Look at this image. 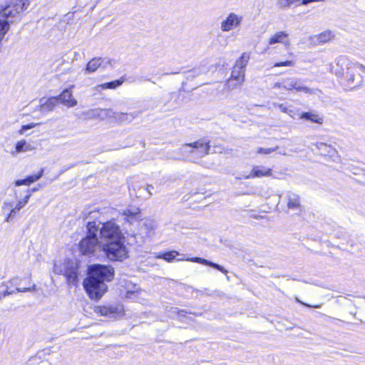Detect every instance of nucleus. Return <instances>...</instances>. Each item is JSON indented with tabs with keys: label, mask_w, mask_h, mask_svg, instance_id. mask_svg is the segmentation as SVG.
Wrapping results in <instances>:
<instances>
[{
	"label": "nucleus",
	"mask_w": 365,
	"mask_h": 365,
	"mask_svg": "<svg viewBox=\"0 0 365 365\" xmlns=\"http://www.w3.org/2000/svg\"><path fill=\"white\" fill-rule=\"evenodd\" d=\"M324 1V0H302L301 2L302 5H307L312 2Z\"/></svg>",
	"instance_id": "nucleus-44"
},
{
	"label": "nucleus",
	"mask_w": 365,
	"mask_h": 365,
	"mask_svg": "<svg viewBox=\"0 0 365 365\" xmlns=\"http://www.w3.org/2000/svg\"><path fill=\"white\" fill-rule=\"evenodd\" d=\"M125 81V76H122L120 79L115 80L110 82L102 83L98 86L101 89H115L121 86Z\"/></svg>",
	"instance_id": "nucleus-32"
},
{
	"label": "nucleus",
	"mask_w": 365,
	"mask_h": 365,
	"mask_svg": "<svg viewBox=\"0 0 365 365\" xmlns=\"http://www.w3.org/2000/svg\"><path fill=\"white\" fill-rule=\"evenodd\" d=\"M113 275H88L83 280V287L91 299H99L107 292L105 281H110Z\"/></svg>",
	"instance_id": "nucleus-3"
},
{
	"label": "nucleus",
	"mask_w": 365,
	"mask_h": 365,
	"mask_svg": "<svg viewBox=\"0 0 365 365\" xmlns=\"http://www.w3.org/2000/svg\"><path fill=\"white\" fill-rule=\"evenodd\" d=\"M301 119H304L306 120L311 121L312 123H316L318 124L323 123V118L319 116L317 114H314L311 112H303L301 113L300 117Z\"/></svg>",
	"instance_id": "nucleus-31"
},
{
	"label": "nucleus",
	"mask_w": 365,
	"mask_h": 365,
	"mask_svg": "<svg viewBox=\"0 0 365 365\" xmlns=\"http://www.w3.org/2000/svg\"><path fill=\"white\" fill-rule=\"evenodd\" d=\"M334 37L331 31H325L318 35L314 36L312 38L314 42L325 43L329 41Z\"/></svg>",
	"instance_id": "nucleus-30"
},
{
	"label": "nucleus",
	"mask_w": 365,
	"mask_h": 365,
	"mask_svg": "<svg viewBox=\"0 0 365 365\" xmlns=\"http://www.w3.org/2000/svg\"><path fill=\"white\" fill-rule=\"evenodd\" d=\"M123 215L125 216V220L130 224L138 222L140 217V212L139 208H128L123 211Z\"/></svg>",
	"instance_id": "nucleus-21"
},
{
	"label": "nucleus",
	"mask_w": 365,
	"mask_h": 365,
	"mask_svg": "<svg viewBox=\"0 0 365 365\" xmlns=\"http://www.w3.org/2000/svg\"><path fill=\"white\" fill-rule=\"evenodd\" d=\"M279 153L281 154V155H286V153L284 152H283V151H281Z\"/></svg>",
	"instance_id": "nucleus-52"
},
{
	"label": "nucleus",
	"mask_w": 365,
	"mask_h": 365,
	"mask_svg": "<svg viewBox=\"0 0 365 365\" xmlns=\"http://www.w3.org/2000/svg\"><path fill=\"white\" fill-rule=\"evenodd\" d=\"M282 85H283V81L282 83H276L274 84V87L276 88H282Z\"/></svg>",
	"instance_id": "nucleus-48"
},
{
	"label": "nucleus",
	"mask_w": 365,
	"mask_h": 365,
	"mask_svg": "<svg viewBox=\"0 0 365 365\" xmlns=\"http://www.w3.org/2000/svg\"><path fill=\"white\" fill-rule=\"evenodd\" d=\"M296 301H297V302H299V303H301L302 304H304V306H306V307H314V308H319V307H321V305H320V304H317V305H309V304H305V303H304V302H301V301H300L299 299H296Z\"/></svg>",
	"instance_id": "nucleus-43"
},
{
	"label": "nucleus",
	"mask_w": 365,
	"mask_h": 365,
	"mask_svg": "<svg viewBox=\"0 0 365 365\" xmlns=\"http://www.w3.org/2000/svg\"><path fill=\"white\" fill-rule=\"evenodd\" d=\"M272 175V169L264 166H254L251 173L248 175L245 176V179H250L253 178H261L270 176Z\"/></svg>",
	"instance_id": "nucleus-19"
},
{
	"label": "nucleus",
	"mask_w": 365,
	"mask_h": 365,
	"mask_svg": "<svg viewBox=\"0 0 365 365\" xmlns=\"http://www.w3.org/2000/svg\"><path fill=\"white\" fill-rule=\"evenodd\" d=\"M364 71H365V69Z\"/></svg>",
	"instance_id": "nucleus-55"
},
{
	"label": "nucleus",
	"mask_w": 365,
	"mask_h": 365,
	"mask_svg": "<svg viewBox=\"0 0 365 365\" xmlns=\"http://www.w3.org/2000/svg\"><path fill=\"white\" fill-rule=\"evenodd\" d=\"M287 38L288 34L284 31L277 32L269 38V44L272 45L277 43H281L284 44L286 46H288L290 43Z\"/></svg>",
	"instance_id": "nucleus-24"
},
{
	"label": "nucleus",
	"mask_w": 365,
	"mask_h": 365,
	"mask_svg": "<svg viewBox=\"0 0 365 365\" xmlns=\"http://www.w3.org/2000/svg\"><path fill=\"white\" fill-rule=\"evenodd\" d=\"M35 127V124L34 123H29V124H27V125H24L21 126V128L19 130V133L23 135L26 133V130H29V129H31Z\"/></svg>",
	"instance_id": "nucleus-40"
},
{
	"label": "nucleus",
	"mask_w": 365,
	"mask_h": 365,
	"mask_svg": "<svg viewBox=\"0 0 365 365\" xmlns=\"http://www.w3.org/2000/svg\"><path fill=\"white\" fill-rule=\"evenodd\" d=\"M100 240L102 250L110 260L123 261L127 258L128 251L124 245V236L114 220L102 224Z\"/></svg>",
	"instance_id": "nucleus-1"
},
{
	"label": "nucleus",
	"mask_w": 365,
	"mask_h": 365,
	"mask_svg": "<svg viewBox=\"0 0 365 365\" xmlns=\"http://www.w3.org/2000/svg\"><path fill=\"white\" fill-rule=\"evenodd\" d=\"M98 68H101V61L99 57H95L88 62L84 69V72L86 74L93 73L96 72Z\"/></svg>",
	"instance_id": "nucleus-27"
},
{
	"label": "nucleus",
	"mask_w": 365,
	"mask_h": 365,
	"mask_svg": "<svg viewBox=\"0 0 365 365\" xmlns=\"http://www.w3.org/2000/svg\"><path fill=\"white\" fill-rule=\"evenodd\" d=\"M314 145L322 155L333 157L336 153V150L330 145H327L322 142L316 143Z\"/></svg>",
	"instance_id": "nucleus-25"
},
{
	"label": "nucleus",
	"mask_w": 365,
	"mask_h": 365,
	"mask_svg": "<svg viewBox=\"0 0 365 365\" xmlns=\"http://www.w3.org/2000/svg\"><path fill=\"white\" fill-rule=\"evenodd\" d=\"M92 213H93L92 212H88L85 213V215H87V214L91 215Z\"/></svg>",
	"instance_id": "nucleus-54"
},
{
	"label": "nucleus",
	"mask_w": 365,
	"mask_h": 365,
	"mask_svg": "<svg viewBox=\"0 0 365 365\" xmlns=\"http://www.w3.org/2000/svg\"><path fill=\"white\" fill-rule=\"evenodd\" d=\"M170 312L171 315L176 314L179 317L185 316L184 314L186 313L184 310H178L177 308H172Z\"/></svg>",
	"instance_id": "nucleus-42"
},
{
	"label": "nucleus",
	"mask_w": 365,
	"mask_h": 365,
	"mask_svg": "<svg viewBox=\"0 0 365 365\" xmlns=\"http://www.w3.org/2000/svg\"><path fill=\"white\" fill-rule=\"evenodd\" d=\"M294 66V62L292 61H285L276 63L274 66L280 67V66Z\"/></svg>",
	"instance_id": "nucleus-41"
},
{
	"label": "nucleus",
	"mask_w": 365,
	"mask_h": 365,
	"mask_svg": "<svg viewBox=\"0 0 365 365\" xmlns=\"http://www.w3.org/2000/svg\"><path fill=\"white\" fill-rule=\"evenodd\" d=\"M94 313L110 319H115L122 317L125 314L124 307L122 304H108L94 307Z\"/></svg>",
	"instance_id": "nucleus-6"
},
{
	"label": "nucleus",
	"mask_w": 365,
	"mask_h": 365,
	"mask_svg": "<svg viewBox=\"0 0 365 365\" xmlns=\"http://www.w3.org/2000/svg\"><path fill=\"white\" fill-rule=\"evenodd\" d=\"M12 293V291H10L9 292L8 290L6 292H4V293H1L0 292V299L2 298V297H6V295H9L10 294Z\"/></svg>",
	"instance_id": "nucleus-46"
},
{
	"label": "nucleus",
	"mask_w": 365,
	"mask_h": 365,
	"mask_svg": "<svg viewBox=\"0 0 365 365\" xmlns=\"http://www.w3.org/2000/svg\"><path fill=\"white\" fill-rule=\"evenodd\" d=\"M74 86H72L69 88H65L60 95L56 96L58 98V102L61 101L62 104L64 106L71 108L77 105V101L73 98L71 88Z\"/></svg>",
	"instance_id": "nucleus-15"
},
{
	"label": "nucleus",
	"mask_w": 365,
	"mask_h": 365,
	"mask_svg": "<svg viewBox=\"0 0 365 365\" xmlns=\"http://www.w3.org/2000/svg\"><path fill=\"white\" fill-rule=\"evenodd\" d=\"M110 113H113L112 109L93 108L83 112L81 115V118L83 120H92L96 118L104 120L108 118V115H110Z\"/></svg>",
	"instance_id": "nucleus-10"
},
{
	"label": "nucleus",
	"mask_w": 365,
	"mask_h": 365,
	"mask_svg": "<svg viewBox=\"0 0 365 365\" xmlns=\"http://www.w3.org/2000/svg\"><path fill=\"white\" fill-rule=\"evenodd\" d=\"M178 255H179V253L177 251L173 250V251H170V252H164L160 255H158L157 256V257L163 259L167 262H171Z\"/></svg>",
	"instance_id": "nucleus-35"
},
{
	"label": "nucleus",
	"mask_w": 365,
	"mask_h": 365,
	"mask_svg": "<svg viewBox=\"0 0 365 365\" xmlns=\"http://www.w3.org/2000/svg\"><path fill=\"white\" fill-rule=\"evenodd\" d=\"M34 149L35 148L31 144L28 143L25 140H21L16 143L15 146V151L12 152L11 154L14 155L15 153L31 151Z\"/></svg>",
	"instance_id": "nucleus-28"
},
{
	"label": "nucleus",
	"mask_w": 365,
	"mask_h": 365,
	"mask_svg": "<svg viewBox=\"0 0 365 365\" xmlns=\"http://www.w3.org/2000/svg\"><path fill=\"white\" fill-rule=\"evenodd\" d=\"M249 59L250 54L247 53H243L240 58L236 61L235 66L245 70V67L247 65Z\"/></svg>",
	"instance_id": "nucleus-33"
},
{
	"label": "nucleus",
	"mask_w": 365,
	"mask_h": 365,
	"mask_svg": "<svg viewBox=\"0 0 365 365\" xmlns=\"http://www.w3.org/2000/svg\"><path fill=\"white\" fill-rule=\"evenodd\" d=\"M120 287H123V289H120V295L123 296L124 294L125 298L133 299L138 302H141V299H143L141 295H145V292L141 289H133L131 287H135V285L128 282H125L124 284H121Z\"/></svg>",
	"instance_id": "nucleus-11"
},
{
	"label": "nucleus",
	"mask_w": 365,
	"mask_h": 365,
	"mask_svg": "<svg viewBox=\"0 0 365 365\" xmlns=\"http://www.w3.org/2000/svg\"><path fill=\"white\" fill-rule=\"evenodd\" d=\"M31 196V193H29L23 199L18 202L16 205L10 211L9 214L6 218V222H10L14 218L16 212L19 211L22 207H24L29 202Z\"/></svg>",
	"instance_id": "nucleus-23"
},
{
	"label": "nucleus",
	"mask_w": 365,
	"mask_h": 365,
	"mask_svg": "<svg viewBox=\"0 0 365 365\" xmlns=\"http://www.w3.org/2000/svg\"><path fill=\"white\" fill-rule=\"evenodd\" d=\"M25 279L27 281V287H20V285H16V289L19 292H24L27 291H31L35 289V284L31 283L29 281V277H26Z\"/></svg>",
	"instance_id": "nucleus-36"
},
{
	"label": "nucleus",
	"mask_w": 365,
	"mask_h": 365,
	"mask_svg": "<svg viewBox=\"0 0 365 365\" xmlns=\"http://www.w3.org/2000/svg\"><path fill=\"white\" fill-rule=\"evenodd\" d=\"M58 103V98L56 97H51L49 98H43L40 100L39 110L42 113L51 112L54 109Z\"/></svg>",
	"instance_id": "nucleus-18"
},
{
	"label": "nucleus",
	"mask_w": 365,
	"mask_h": 365,
	"mask_svg": "<svg viewBox=\"0 0 365 365\" xmlns=\"http://www.w3.org/2000/svg\"><path fill=\"white\" fill-rule=\"evenodd\" d=\"M177 73H179V71L165 73V75H171V74H177Z\"/></svg>",
	"instance_id": "nucleus-50"
},
{
	"label": "nucleus",
	"mask_w": 365,
	"mask_h": 365,
	"mask_svg": "<svg viewBox=\"0 0 365 365\" xmlns=\"http://www.w3.org/2000/svg\"><path fill=\"white\" fill-rule=\"evenodd\" d=\"M55 274H78L77 263L73 259H66L64 260L63 267L58 268L57 264H54Z\"/></svg>",
	"instance_id": "nucleus-14"
},
{
	"label": "nucleus",
	"mask_w": 365,
	"mask_h": 365,
	"mask_svg": "<svg viewBox=\"0 0 365 365\" xmlns=\"http://www.w3.org/2000/svg\"><path fill=\"white\" fill-rule=\"evenodd\" d=\"M277 196H278V203H279L282 195H281V194H279Z\"/></svg>",
	"instance_id": "nucleus-51"
},
{
	"label": "nucleus",
	"mask_w": 365,
	"mask_h": 365,
	"mask_svg": "<svg viewBox=\"0 0 365 365\" xmlns=\"http://www.w3.org/2000/svg\"><path fill=\"white\" fill-rule=\"evenodd\" d=\"M102 224H103V223L99 222V224H98V225H96V226L98 227V230H100V229H99V227H98V226H100V225H102Z\"/></svg>",
	"instance_id": "nucleus-53"
},
{
	"label": "nucleus",
	"mask_w": 365,
	"mask_h": 365,
	"mask_svg": "<svg viewBox=\"0 0 365 365\" xmlns=\"http://www.w3.org/2000/svg\"><path fill=\"white\" fill-rule=\"evenodd\" d=\"M38 190V187H34V188H32L31 190H27V192H28V194H29V193H31V192H34L37 191Z\"/></svg>",
	"instance_id": "nucleus-49"
},
{
	"label": "nucleus",
	"mask_w": 365,
	"mask_h": 365,
	"mask_svg": "<svg viewBox=\"0 0 365 365\" xmlns=\"http://www.w3.org/2000/svg\"><path fill=\"white\" fill-rule=\"evenodd\" d=\"M285 197L287 200V207L289 209L295 210L300 207V197L298 194L292 191H287Z\"/></svg>",
	"instance_id": "nucleus-20"
},
{
	"label": "nucleus",
	"mask_w": 365,
	"mask_h": 365,
	"mask_svg": "<svg viewBox=\"0 0 365 365\" xmlns=\"http://www.w3.org/2000/svg\"><path fill=\"white\" fill-rule=\"evenodd\" d=\"M296 86V80L294 78H288L283 81L282 88L287 90L294 89Z\"/></svg>",
	"instance_id": "nucleus-37"
},
{
	"label": "nucleus",
	"mask_w": 365,
	"mask_h": 365,
	"mask_svg": "<svg viewBox=\"0 0 365 365\" xmlns=\"http://www.w3.org/2000/svg\"><path fill=\"white\" fill-rule=\"evenodd\" d=\"M154 187L153 185H148L147 187H146V190L148 192L149 195H151L152 193L150 192L151 190H153Z\"/></svg>",
	"instance_id": "nucleus-47"
},
{
	"label": "nucleus",
	"mask_w": 365,
	"mask_h": 365,
	"mask_svg": "<svg viewBox=\"0 0 365 365\" xmlns=\"http://www.w3.org/2000/svg\"><path fill=\"white\" fill-rule=\"evenodd\" d=\"M86 274H114V269L110 266L94 264L88 267Z\"/></svg>",
	"instance_id": "nucleus-17"
},
{
	"label": "nucleus",
	"mask_w": 365,
	"mask_h": 365,
	"mask_svg": "<svg viewBox=\"0 0 365 365\" xmlns=\"http://www.w3.org/2000/svg\"><path fill=\"white\" fill-rule=\"evenodd\" d=\"M277 106L282 112L285 113L288 112V108L284 104H279Z\"/></svg>",
	"instance_id": "nucleus-45"
},
{
	"label": "nucleus",
	"mask_w": 365,
	"mask_h": 365,
	"mask_svg": "<svg viewBox=\"0 0 365 365\" xmlns=\"http://www.w3.org/2000/svg\"><path fill=\"white\" fill-rule=\"evenodd\" d=\"M156 227V223L151 219H143L139 222L138 233L143 237H150Z\"/></svg>",
	"instance_id": "nucleus-13"
},
{
	"label": "nucleus",
	"mask_w": 365,
	"mask_h": 365,
	"mask_svg": "<svg viewBox=\"0 0 365 365\" xmlns=\"http://www.w3.org/2000/svg\"><path fill=\"white\" fill-rule=\"evenodd\" d=\"M87 235L79 242V250L83 255L93 254L97 250L101 248V240L97 237L98 227L94 221L87 224Z\"/></svg>",
	"instance_id": "nucleus-5"
},
{
	"label": "nucleus",
	"mask_w": 365,
	"mask_h": 365,
	"mask_svg": "<svg viewBox=\"0 0 365 365\" xmlns=\"http://www.w3.org/2000/svg\"><path fill=\"white\" fill-rule=\"evenodd\" d=\"M243 17L235 13L231 12L221 22L220 29L224 32H228L237 29L242 23Z\"/></svg>",
	"instance_id": "nucleus-8"
},
{
	"label": "nucleus",
	"mask_w": 365,
	"mask_h": 365,
	"mask_svg": "<svg viewBox=\"0 0 365 365\" xmlns=\"http://www.w3.org/2000/svg\"><path fill=\"white\" fill-rule=\"evenodd\" d=\"M279 148L278 146H276L274 148H259L257 153L259 154H269L274 151H276Z\"/></svg>",
	"instance_id": "nucleus-39"
},
{
	"label": "nucleus",
	"mask_w": 365,
	"mask_h": 365,
	"mask_svg": "<svg viewBox=\"0 0 365 365\" xmlns=\"http://www.w3.org/2000/svg\"><path fill=\"white\" fill-rule=\"evenodd\" d=\"M192 148H194L196 163L198 160L209 154L210 149V141L205 138H201L192 143Z\"/></svg>",
	"instance_id": "nucleus-9"
},
{
	"label": "nucleus",
	"mask_w": 365,
	"mask_h": 365,
	"mask_svg": "<svg viewBox=\"0 0 365 365\" xmlns=\"http://www.w3.org/2000/svg\"><path fill=\"white\" fill-rule=\"evenodd\" d=\"M294 89L297 91H304L305 93H310V89L304 86H303L300 81L296 80V86Z\"/></svg>",
	"instance_id": "nucleus-38"
},
{
	"label": "nucleus",
	"mask_w": 365,
	"mask_h": 365,
	"mask_svg": "<svg viewBox=\"0 0 365 365\" xmlns=\"http://www.w3.org/2000/svg\"><path fill=\"white\" fill-rule=\"evenodd\" d=\"M364 69V66L351 61L345 56H340L336 59L335 74L339 76H345L349 84L354 83L356 73Z\"/></svg>",
	"instance_id": "nucleus-4"
},
{
	"label": "nucleus",
	"mask_w": 365,
	"mask_h": 365,
	"mask_svg": "<svg viewBox=\"0 0 365 365\" xmlns=\"http://www.w3.org/2000/svg\"><path fill=\"white\" fill-rule=\"evenodd\" d=\"M170 158L179 160H188L191 162L195 163L192 143L182 145L180 148L175 151V155L170 157Z\"/></svg>",
	"instance_id": "nucleus-7"
},
{
	"label": "nucleus",
	"mask_w": 365,
	"mask_h": 365,
	"mask_svg": "<svg viewBox=\"0 0 365 365\" xmlns=\"http://www.w3.org/2000/svg\"><path fill=\"white\" fill-rule=\"evenodd\" d=\"M101 61V68L103 70H106L108 68H113L115 64V61L113 59L109 58H102L99 57Z\"/></svg>",
	"instance_id": "nucleus-34"
},
{
	"label": "nucleus",
	"mask_w": 365,
	"mask_h": 365,
	"mask_svg": "<svg viewBox=\"0 0 365 365\" xmlns=\"http://www.w3.org/2000/svg\"><path fill=\"white\" fill-rule=\"evenodd\" d=\"M245 81V70L234 66L231 77L227 81L228 87L234 88L241 85Z\"/></svg>",
	"instance_id": "nucleus-12"
},
{
	"label": "nucleus",
	"mask_w": 365,
	"mask_h": 365,
	"mask_svg": "<svg viewBox=\"0 0 365 365\" xmlns=\"http://www.w3.org/2000/svg\"><path fill=\"white\" fill-rule=\"evenodd\" d=\"M192 262L200 263L205 265L210 266L213 268H215L216 270L222 272L223 274H227L228 270H227L224 267L221 266L220 264H218L217 263L212 262L211 261H209L207 259L200 258V257H194L190 259Z\"/></svg>",
	"instance_id": "nucleus-26"
},
{
	"label": "nucleus",
	"mask_w": 365,
	"mask_h": 365,
	"mask_svg": "<svg viewBox=\"0 0 365 365\" xmlns=\"http://www.w3.org/2000/svg\"><path fill=\"white\" fill-rule=\"evenodd\" d=\"M206 72V68L205 66H200L197 68H194L191 70L185 71L183 74L185 75V78L186 80H192L195 77H197L202 73Z\"/></svg>",
	"instance_id": "nucleus-29"
},
{
	"label": "nucleus",
	"mask_w": 365,
	"mask_h": 365,
	"mask_svg": "<svg viewBox=\"0 0 365 365\" xmlns=\"http://www.w3.org/2000/svg\"><path fill=\"white\" fill-rule=\"evenodd\" d=\"M29 3L23 0H14L10 4H0V42L10 28V24L14 21V18L21 13Z\"/></svg>",
	"instance_id": "nucleus-2"
},
{
	"label": "nucleus",
	"mask_w": 365,
	"mask_h": 365,
	"mask_svg": "<svg viewBox=\"0 0 365 365\" xmlns=\"http://www.w3.org/2000/svg\"><path fill=\"white\" fill-rule=\"evenodd\" d=\"M43 175V169H41L38 173L29 175L24 179L17 180L14 182L16 186L29 185L31 183L38 180Z\"/></svg>",
	"instance_id": "nucleus-22"
},
{
	"label": "nucleus",
	"mask_w": 365,
	"mask_h": 365,
	"mask_svg": "<svg viewBox=\"0 0 365 365\" xmlns=\"http://www.w3.org/2000/svg\"><path fill=\"white\" fill-rule=\"evenodd\" d=\"M112 113L110 115H108L109 118H114L116 121L120 123H129L131 122L134 118L138 116L140 114V111L133 112L130 113H118L115 112L112 110Z\"/></svg>",
	"instance_id": "nucleus-16"
}]
</instances>
